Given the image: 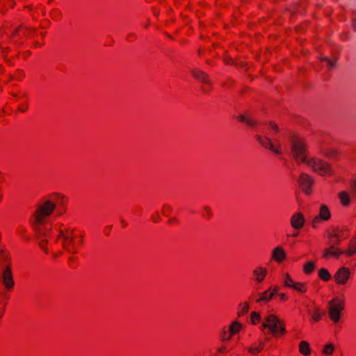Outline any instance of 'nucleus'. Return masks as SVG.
Wrapping results in <instances>:
<instances>
[{
    "instance_id": "nucleus-1",
    "label": "nucleus",
    "mask_w": 356,
    "mask_h": 356,
    "mask_svg": "<svg viewBox=\"0 0 356 356\" xmlns=\"http://www.w3.org/2000/svg\"><path fill=\"white\" fill-rule=\"evenodd\" d=\"M291 150L293 160L298 163H307L308 146L305 140L297 135L292 134L289 137Z\"/></svg>"
},
{
    "instance_id": "nucleus-2",
    "label": "nucleus",
    "mask_w": 356,
    "mask_h": 356,
    "mask_svg": "<svg viewBox=\"0 0 356 356\" xmlns=\"http://www.w3.org/2000/svg\"><path fill=\"white\" fill-rule=\"evenodd\" d=\"M266 323L261 324V330L268 328L275 337H281L286 334L285 324L276 314H270L265 318Z\"/></svg>"
},
{
    "instance_id": "nucleus-3",
    "label": "nucleus",
    "mask_w": 356,
    "mask_h": 356,
    "mask_svg": "<svg viewBox=\"0 0 356 356\" xmlns=\"http://www.w3.org/2000/svg\"><path fill=\"white\" fill-rule=\"evenodd\" d=\"M307 165L312 167L313 170L321 176H332L334 171L331 164L321 159L312 157Z\"/></svg>"
},
{
    "instance_id": "nucleus-4",
    "label": "nucleus",
    "mask_w": 356,
    "mask_h": 356,
    "mask_svg": "<svg viewBox=\"0 0 356 356\" xmlns=\"http://www.w3.org/2000/svg\"><path fill=\"white\" fill-rule=\"evenodd\" d=\"M328 315L334 322L337 323L341 318V313L345 308V302L338 297H335L329 301Z\"/></svg>"
},
{
    "instance_id": "nucleus-5",
    "label": "nucleus",
    "mask_w": 356,
    "mask_h": 356,
    "mask_svg": "<svg viewBox=\"0 0 356 356\" xmlns=\"http://www.w3.org/2000/svg\"><path fill=\"white\" fill-rule=\"evenodd\" d=\"M56 208V204L51 200L45 201L42 206L36 209L33 216L35 222L43 223L44 217L50 216Z\"/></svg>"
},
{
    "instance_id": "nucleus-6",
    "label": "nucleus",
    "mask_w": 356,
    "mask_h": 356,
    "mask_svg": "<svg viewBox=\"0 0 356 356\" xmlns=\"http://www.w3.org/2000/svg\"><path fill=\"white\" fill-rule=\"evenodd\" d=\"M298 182L304 193L310 195L313 192L314 179L307 173L301 172L298 177Z\"/></svg>"
},
{
    "instance_id": "nucleus-7",
    "label": "nucleus",
    "mask_w": 356,
    "mask_h": 356,
    "mask_svg": "<svg viewBox=\"0 0 356 356\" xmlns=\"http://www.w3.org/2000/svg\"><path fill=\"white\" fill-rule=\"evenodd\" d=\"M255 137L257 140L265 149H267L277 155L282 154V148L280 143H277V144L275 145L273 143L272 140L267 136H261L259 135H256Z\"/></svg>"
},
{
    "instance_id": "nucleus-8",
    "label": "nucleus",
    "mask_w": 356,
    "mask_h": 356,
    "mask_svg": "<svg viewBox=\"0 0 356 356\" xmlns=\"http://www.w3.org/2000/svg\"><path fill=\"white\" fill-rule=\"evenodd\" d=\"M2 282L8 291H10L15 286V281L13 274V265L8 264L2 272Z\"/></svg>"
},
{
    "instance_id": "nucleus-9",
    "label": "nucleus",
    "mask_w": 356,
    "mask_h": 356,
    "mask_svg": "<svg viewBox=\"0 0 356 356\" xmlns=\"http://www.w3.org/2000/svg\"><path fill=\"white\" fill-rule=\"evenodd\" d=\"M331 218V213L329 207L323 204L319 209V213L312 220V226L314 229L317 228V224L321 221H327Z\"/></svg>"
},
{
    "instance_id": "nucleus-10",
    "label": "nucleus",
    "mask_w": 356,
    "mask_h": 356,
    "mask_svg": "<svg viewBox=\"0 0 356 356\" xmlns=\"http://www.w3.org/2000/svg\"><path fill=\"white\" fill-rule=\"evenodd\" d=\"M350 271L348 268L343 266L339 268L334 275L337 284H346L350 277Z\"/></svg>"
},
{
    "instance_id": "nucleus-11",
    "label": "nucleus",
    "mask_w": 356,
    "mask_h": 356,
    "mask_svg": "<svg viewBox=\"0 0 356 356\" xmlns=\"http://www.w3.org/2000/svg\"><path fill=\"white\" fill-rule=\"evenodd\" d=\"M341 254H345L344 250H341L336 246L330 245L329 248L324 250L323 253V257L325 259H327L332 257L338 259Z\"/></svg>"
},
{
    "instance_id": "nucleus-12",
    "label": "nucleus",
    "mask_w": 356,
    "mask_h": 356,
    "mask_svg": "<svg viewBox=\"0 0 356 356\" xmlns=\"http://www.w3.org/2000/svg\"><path fill=\"white\" fill-rule=\"evenodd\" d=\"M305 222L304 215L301 212L295 213L291 218V225L296 229L302 228L304 226Z\"/></svg>"
},
{
    "instance_id": "nucleus-13",
    "label": "nucleus",
    "mask_w": 356,
    "mask_h": 356,
    "mask_svg": "<svg viewBox=\"0 0 356 356\" xmlns=\"http://www.w3.org/2000/svg\"><path fill=\"white\" fill-rule=\"evenodd\" d=\"M286 259V254L282 247L277 246L273 250L272 259L277 262L282 263Z\"/></svg>"
},
{
    "instance_id": "nucleus-14",
    "label": "nucleus",
    "mask_w": 356,
    "mask_h": 356,
    "mask_svg": "<svg viewBox=\"0 0 356 356\" xmlns=\"http://www.w3.org/2000/svg\"><path fill=\"white\" fill-rule=\"evenodd\" d=\"M331 233L333 234L334 236H336L341 241L346 239L350 236L349 229L346 227H336L332 229Z\"/></svg>"
},
{
    "instance_id": "nucleus-15",
    "label": "nucleus",
    "mask_w": 356,
    "mask_h": 356,
    "mask_svg": "<svg viewBox=\"0 0 356 356\" xmlns=\"http://www.w3.org/2000/svg\"><path fill=\"white\" fill-rule=\"evenodd\" d=\"M325 315V311L321 309L319 307L315 306L311 314L309 322L311 323H316L322 319V317Z\"/></svg>"
},
{
    "instance_id": "nucleus-16",
    "label": "nucleus",
    "mask_w": 356,
    "mask_h": 356,
    "mask_svg": "<svg viewBox=\"0 0 356 356\" xmlns=\"http://www.w3.org/2000/svg\"><path fill=\"white\" fill-rule=\"evenodd\" d=\"M74 230L71 231V236H64V241L63 243V248L67 250L68 252L71 253H76V250H74V246L72 245L74 236L73 234Z\"/></svg>"
},
{
    "instance_id": "nucleus-17",
    "label": "nucleus",
    "mask_w": 356,
    "mask_h": 356,
    "mask_svg": "<svg viewBox=\"0 0 356 356\" xmlns=\"http://www.w3.org/2000/svg\"><path fill=\"white\" fill-rule=\"evenodd\" d=\"M29 223L35 232V237L37 239L40 238L44 236V232L42 231V225L43 223H38L35 222V219H30Z\"/></svg>"
},
{
    "instance_id": "nucleus-18",
    "label": "nucleus",
    "mask_w": 356,
    "mask_h": 356,
    "mask_svg": "<svg viewBox=\"0 0 356 356\" xmlns=\"http://www.w3.org/2000/svg\"><path fill=\"white\" fill-rule=\"evenodd\" d=\"M321 154L325 158L335 159L340 156L341 152L337 148H331L321 150Z\"/></svg>"
},
{
    "instance_id": "nucleus-19",
    "label": "nucleus",
    "mask_w": 356,
    "mask_h": 356,
    "mask_svg": "<svg viewBox=\"0 0 356 356\" xmlns=\"http://www.w3.org/2000/svg\"><path fill=\"white\" fill-rule=\"evenodd\" d=\"M344 252L348 257H353L356 254V235L350 240L348 248L344 250Z\"/></svg>"
},
{
    "instance_id": "nucleus-20",
    "label": "nucleus",
    "mask_w": 356,
    "mask_h": 356,
    "mask_svg": "<svg viewBox=\"0 0 356 356\" xmlns=\"http://www.w3.org/2000/svg\"><path fill=\"white\" fill-rule=\"evenodd\" d=\"M268 273V270L266 268L257 267L253 270V275L256 276V280L257 282H261Z\"/></svg>"
},
{
    "instance_id": "nucleus-21",
    "label": "nucleus",
    "mask_w": 356,
    "mask_h": 356,
    "mask_svg": "<svg viewBox=\"0 0 356 356\" xmlns=\"http://www.w3.org/2000/svg\"><path fill=\"white\" fill-rule=\"evenodd\" d=\"M241 323L237 321H233L229 327V337H232L233 335L238 333L241 331Z\"/></svg>"
},
{
    "instance_id": "nucleus-22",
    "label": "nucleus",
    "mask_w": 356,
    "mask_h": 356,
    "mask_svg": "<svg viewBox=\"0 0 356 356\" xmlns=\"http://www.w3.org/2000/svg\"><path fill=\"white\" fill-rule=\"evenodd\" d=\"M299 352L304 356H308L311 353L310 345L307 341H301L299 343Z\"/></svg>"
},
{
    "instance_id": "nucleus-23",
    "label": "nucleus",
    "mask_w": 356,
    "mask_h": 356,
    "mask_svg": "<svg viewBox=\"0 0 356 356\" xmlns=\"http://www.w3.org/2000/svg\"><path fill=\"white\" fill-rule=\"evenodd\" d=\"M318 277L324 281V282H328L331 280V274L328 271L327 268H321L318 270Z\"/></svg>"
},
{
    "instance_id": "nucleus-24",
    "label": "nucleus",
    "mask_w": 356,
    "mask_h": 356,
    "mask_svg": "<svg viewBox=\"0 0 356 356\" xmlns=\"http://www.w3.org/2000/svg\"><path fill=\"white\" fill-rule=\"evenodd\" d=\"M291 289L301 293H305L307 291V285L306 282H295L291 285Z\"/></svg>"
},
{
    "instance_id": "nucleus-25",
    "label": "nucleus",
    "mask_w": 356,
    "mask_h": 356,
    "mask_svg": "<svg viewBox=\"0 0 356 356\" xmlns=\"http://www.w3.org/2000/svg\"><path fill=\"white\" fill-rule=\"evenodd\" d=\"M339 197L340 199L341 204L344 206L347 207L350 204V199L348 194V193L345 191H341L339 193Z\"/></svg>"
},
{
    "instance_id": "nucleus-26",
    "label": "nucleus",
    "mask_w": 356,
    "mask_h": 356,
    "mask_svg": "<svg viewBox=\"0 0 356 356\" xmlns=\"http://www.w3.org/2000/svg\"><path fill=\"white\" fill-rule=\"evenodd\" d=\"M0 261L7 264H12L11 256L5 249L0 250Z\"/></svg>"
},
{
    "instance_id": "nucleus-27",
    "label": "nucleus",
    "mask_w": 356,
    "mask_h": 356,
    "mask_svg": "<svg viewBox=\"0 0 356 356\" xmlns=\"http://www.w3.org/2000/svg\"><path fill=\"white\" fill-rule=\"evenodd\" d=\"M270 290H271V287H270L268 289L266 290L265 291L259 294V298L256 300V302L259 303L262 301L269 302L270 300H271L273 298H270Z\"/></svg>"
},
{
    "instance_id": "nucleus-28",
    "label": "nucleus",
    "mask_w": 356,
    "mask_h": 356,
    "mask_svg": "<svg viewBox=\"0 0 356 356\" xmlns=\"http://www.w3.org/2000/svg\"><path fill=\"white\" fill-rule=\"evenodd\" d=\"M315 267L316 264L314 261H308L303 266V271L305 274L309 275L314 272Z\"/></svg>"
},
{
    "instance_id": "nucleus-29",
    "label": "nucleus",
    "mask_w": 356,
    "mask_h": 356,
    "mask_svg": "<svg viewBox=\"0 0 356 356\" xmlns=\"http://www.w3.org/2000/svg\"><path fill=\"white\" fill-rule=\"evenodd\" d=\"M193 75L198 80L206 82L207 81V74L199 70H194L192 71Z\"/></svg>"
},
{
    "instance_id": "nucleus-30",
    "label": "nucleus",
    "mask_w": 356,
    "mask_h": 356,
    "mask_svg": "<svg viewBox=\"0 0 356 356\" xmlns=\"http://www.w3.org/2000/svg\"><path fill=\"white\" fill-rule=\"evenodd\" d=\"M327 238H328V243L330 245H333V246H338L341 244V240H340L339 238H337L336 236H333V234H332L331 232H329L328 234H327Z\"/></svg>"
},
{
    "instance_id": "nucleus-31",
    "label": "nucleus",
    "mask_w": 356,
    "mask_h": 356,
    "mask_svg": "<svg viewBox=\"0 0 356 356\" xmlns=\"http://www.w3.org/2000/svg\"><path fill=\"white\" fill-rule=\"evenodd\" d=\"M261 321V316L259 312H252L250 314V321L252 325L258 324Z\"/></svg>"
},
{
    "instance_id": "nucleus-32",
    "label": "nucleus",
    "mask_w": 356,
    "mask_h": 356,
    "mask_svg": "<svg viewBox=\"0 0 356 356\" xmlns=\"http://www.w3.org/2000/svg\"><path fill=\"white\" fill-rule=\"evenodd\" d=\"M334 350V346L332 343H327L325 345L323 349V353L325 355H332L333 354V352Z\"/></svg>"
},
{
    "instance_id": "nucleus-33",
    "label": "nucleus",
    "mask_w": 356,
    "mask_h": 356,
    "mask_svg": "<svg viewBox=\"0 0 356 356\" xmlns=\"http://www.w3.org/2000/svg\"><path fill=\"white\" fill-rule=\"evenodd\" d=\"M18 234L25 242L28 243L31 241V237L27 235V229L26 228H19L18 230Z\"/></svg>"
},
{
    "instance_id": "nucleus-34",
    "label": "nucleus",
    "mask_w": 356,
    "mask_h": 356,
    "mask_svg": "<svg viewBox=\"0 0 356 356\" xmlns=\"http://www.w3.org/2000/svg\"><path fill=\"white\" fill-rule=\"evenodd\" d=\"M264 347V343H260L257 347H250L248 348V352L250 354L257 355V354L259 353L263 350Z\"/></svg>"
},
{
    "instance_id": "nucleus-35",
    "label": "nucleus",
    "mask_w": 356,
    "mask_h": 356,
    "mask_svg": "<svg viewBox=\"0 0 356 356\" xmlns=\"http://www.w3.org/2000/svg\"><path fill=\"white\" fill-rule=\"evenodd\" d=\"M249 308H250L249 302H245L243 305L241 310L237 313L238 317H241V316L245 315L248 312Z\"/></svg>"
},
{
    "instance_id": "nucleus-36",
    "label": "nucleus",
    "mask_w": 356,
    "mask_h": 356,
    "mask_svg": "<svg viewBox=\"0 0 356 356\" xmlns=\"http://www.w3.org/2000/svg\"><path fill=\"white\" fill-rule=\"evenodd\" d=\"M296 282H294L291 277L290 275L287 273L285 275V279L284 281V286L291 289V285L294 284Z\"/></svg>"
},
{
    "instance_id": "nucleus-37",
    "label": "nucleus",
    "mask_w": 356,
    "mask_h": 356,
    "mask_svg": "<svg viewBox=\"0 0 356 356\" xmlns=\"http://www.w3.org/2000/svg\"><path fill=\"white\" fill-rule=\"evenodd\" d=\"M47 240H42L39 242L40 248L43 250L45 254H48V248H47Z\"/></svg>"
},
{
    "instance_id": "nucleus-38",
    "label": "nucleus",
    "mask_w": 356,
    "mask_h": 356,
    "mask_svg": "<svg viewBox=\"0 0 356 356\" xmlns=\"http://www.w3.org/2000/svg\"><path fill=\"white\" fill-rule=\"evenodd\" d=\"M231 337H229V333L227 334V332L225 330V327H224L220 333L221 341H224L229 340L231 339Z\"/></svg>"
},
{
    "instance_id": "nucleus-39",
    "label": "nucleus",
    "mask_w": 356,
    "mask_h": 356,
    "mask_svg": "<svg viewBox=\"0 0 356 356\" xmlns=\"http://www.w3.org/2000/svg\"><path fill=\"white\" fill-rule=\"evenodd\" d=\"M322 60L326 62V64L329 68H334L335 67V62L330 60L327 57L322 58Z\"/></svg>"
},
{
    "instance_id": "nucleus-40",
    "label": "nucleus",
    "mask_w": 356,
    "mask_h": 356,
    "mask_svg": "<svg viewBox=\"0 0 356 356\" xmlns=\"http://www.w3.org/2000/svg\"><path fill=\"white\" fill-rule=\"evenodd\" d=\"M268 124L271 127L275 133L277 134L280 132L279 126L274 121H270Z\"/></svg>"
},
{
    "instance_id": "nucleus-41",
    "label": "nucleus",
    "mask_w": 356,
    "mask_h": 356,
    "mask_svg": "<svg viewBox=\"0 0 356 356\" xmlns=\"http://www.w3.org/2000/svg\"><path fill=\"white\" fill-rule=\"evenodd\" d=\"M28 110V100L26 99L24 104H21L18 106L17 111L20 112H25Z\"/></svg>"
},
{
    "instance_id": "nucleus-42",
    "label": "nucleus",
    "mask_w": 356,
    "mask_h": 356,
    "mask_svg": "<svg viewBox=\"0 0 356 356\" xmlns=\"http://www.w3.org/2000/svg\"><path fill=\"white\" fill-rule=\"evenodd\" d=\"M350 184L352 193L356 194V179H351Z\"/></svg>"
},
{
    "instance_id": "nucleus-43",
    "label": "nucleus",
    "mask_w": 356,
    "mask_h": 356,
    "mask_svg": "<svg viewBox=\"0 0 356 356\" xmlns=\"http://www.w3.org/2000/svg\"><path fill=\"white\" fill-rule=\"evenodd\" d=\"M271 289H272V291H270V298H273V296L277 293L279 289H280V287L277 286V285H274L273 286H271Z\"/></svg>"
},
{
    "instance_id": "nucleus-44",
    "label": "nucleus",
    "mask_w": 356,
    "mask_h": 356,
    "mask_svg": "<svg viewBox=\"0 0 356 356\" xmlns=\"http://www.w3.org/2000/svg\"><path fill=\"white\" fill-rule=\"evenodd\" d=\"M204 210L207 213V218L210 219L212 217V216H213V213H212L211 209L209 207L206 206V207H204Z\"/></svg>"
},
{
    "instance_id": "nucleus-45",
    "label": "nucleus",
    "mask_w": 356,
    "mask_h": 356,
    "mask_svg": "<svg viewBox=\"0 0 356 356\" xmlns=\"http://www.w3.org/2000/svg\"><path fill=\"white\" fill-rule=\"evenodd\" d=\"M245 123L248 127H254V126H255L257 124L256 120H252V119H250V118H247Z\"/></svg>"
},
{
    "instance_id": "nucleus-46",
    "label": "nucleus",
    "mask_w": 356,
    "mask_h": 356,
    "mask_svg": "<svg viewBox=\"0 0 356 356\" xmlns=\"http://www.w3.org/2000/svg\"><path fill=\"white\" fill-rule=\"evenodd\" d=\"M168 223L170 224V225H171V224H179V219L177 218L174 217V218H172L169 219L168 220Z\"/></svg>"
},
{
    "instance_id": "nucleus-47",
    "label": "nucleus",
    "mask_w": 356,
    "mask_h": 356,
    "mask_svg": "<svg viewBox=\"0 0 356 356\" xmlns=\"http://www.w3.org/2000/svg\"><path fill=\"white\" fill-rule=\"evenodd\" d=\"M280 299L284 302L288 300V296L284 293H280L278 294Z\"/></svg>"
},
{
    "instance_id": "nucleus-48",
    "label": "nucleus",
    "mask_w": 356,
    "mask_h": 356,
    "mask_svg": "<svg viewBox=\"0 0 356 356\" xmlns=\"http://www.w3.org/2000/svg\"><path fill=\"white\" fill-rule=\"evenodd\" d=\"M227 347L225 345L221 346L217 349V353H223L226 351Z\"/></svg>"
},
{
    "instance_id": "nucleus-49",
    "label": "nucleus",
    "mask_w": 356,
    "mask_h": 356,
    "mask_svg": "<svg viewBox=\"0 0 356 356\" xmlns=\"http://www.w3.org/2000/svg\"><path fill=\"white\" fill-rule=\"evenodd\" d=\"M246 119H247V118H246L245 117V115H243V114H240V115H238V117H237V120H238V121H239V122H245Z\"/></svg>"
},
{
    "instance_id": "nucleus-50",
    "label": "nucleus",
    "mask_w": 356,
    "mask_h": 356,
    "mask_svg": "<svg viewBox=\"0 0 356 356\" xmlns=\"http://www.w3.org/2000/svg\"><path fill=\"white\" fill-rule=\"evenodd\" d=\"M64 236H65V232H64V231H63V230H60V232H59V234H58V236L57 238L58 239V238H61V237H63V238H64Z\"/></svg>"
},
{
    "instance_id": "nucleus-51",
    "label": "nucleus",
    "mask_w": 356,
    "mask_h": 356,
    "mask_svg": "<svg viewBox=\"0 0 356 356\" xmlns=\"http://www.w3.org/2000/svg\"><path fill=\"white\" fill-rule=\"evenodd\" d=\"M72 229H67L65 231V236H71V231Z\"/></svg>"
},
{
    "instance_id": "nucleus-52",
    "label": "nucleus",
    "mask_w": 356,
    "mask_h": 356,
    "mask_svg": "<svg viewBox=\"0 0 356 356\" xmlns=\"http://www.w3.org/2000/svg\"><path fill=\"white\" fill-rule=\"evenodd\" d=\"M11 95H12L13 97H20V95H19V92H17H17H12V93H11Z\"/></svg>"
},
{
    "instance_id": "nucleus-53",
    "label": "nucleus",
    "mask_w": 356,
    "mask_h": 356,
    "mask_svg": "<svg viewBox=\"0 0 356 356\" xmlns=\"http://www.w3.org/2000/svg\"><path fill=\"white\" fill-rule=\"evenodd\" d=\"M121 223H122L123 227H124L127 225V223L124 220H121Z\"/></svg>"
},
{
    "instance_id": "nucleus-54",
    "label": "nucleus",
    "mask_w": 356,
    "mask_h": 356,
    "mask_svg": "<svg viewBox=\"0 0 356 356\" xmlns=\"http://www.w3.org/2000/svg\"><path fill=\"white\" fill-rule=\"evenodd\" d=\"M298 235H299V232H297L293 233V234L291 235V236H292V237H297Z\"/></svg>"
},
{
    "instance_id": "nucleus-55",
    "label": "nucleus",
    "mask_w": 356,
    "mask_h": 356,
    "mask_svg": "<svg viewBox=\"0 0 356 356\" xmlns=\"http://www.w3.org/2000/svg\"><path fill=\"white\" fill-rule=\"evenodd\" d=\"M353 24L354 29L356 30V19H354Z\"/></svg>"
},
{
    "instance_id": "nucleus-56",
    "label": "nucleus",
    "mask_w": 356,
    "mask_h": 356,
    "mask_svg": "<svg viewBox=\"0 0 356 356\" xmlns=\"http://www.w3.org/2000/svg\"><path fill=\"white\" fill-rule=\"evenodd\" d=\"M153 12H154V15L155 16H159V12H157V11H156V10H153Z\"/></svg>"
},
{
    "instance_id": "nucleus-57",
    "label": "nucleus",
    "mask_w": 356,
    "mask_h": 356,
    "mask_svg": "<svg viewBox=\"0 0 356 356\" xmlns=\"http://www.w3.org/2000/svg\"><path fill=\"white\" fill-rule=\"evenodd\" d=\"M166 209H170V207H168V206H165V207H164V211H165V210H166Z\"/></svg>"
},
{
    "instance_id": "nucleus-58",
    "label": "nucleus",
    "mask_w": 356,
    "mask_h": 356,
    "mask_svg": "<svg viewBox=\"0 0 356 356\" xmlns=\"http://www.w3.org/2000/svg\"><path fill=\"white\" fill-rule=\"evenodd\" d=\"M69 260H70V261H72V260H73V257H70V258L69 259Z\"/></svg>"
}]
</instances>
